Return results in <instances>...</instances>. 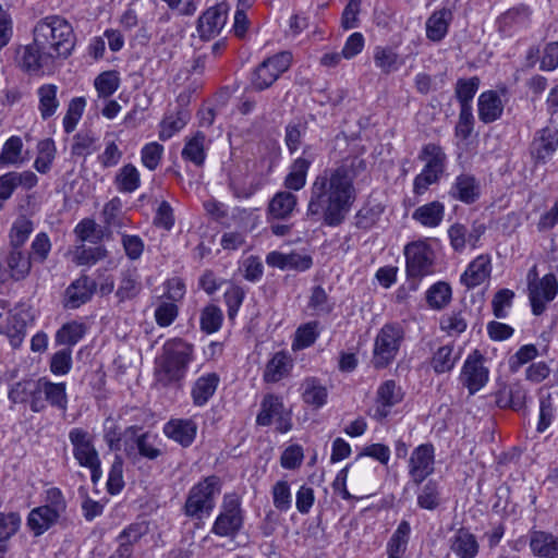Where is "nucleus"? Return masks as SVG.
Instances as JSON below:
<instances>
[{
  "instance_id": "nucleus-33",
  "label": "nucleus",
  "mask_w": 558,
  "mask_h": 558,
  "mask_svg": "<svg viewBox=\"0 0 558 558\" xmlns=\"http://www.w3.org/2000/svg\"><path fill=\"white\" fill-rule=\"evenodd\" d=\"M374 63L384 74H390L403 65L404 60L392 47L376 46L374 49Z\"/></svg>"
},
{
  "instance_id": "nucleus-3",
  "label": "nucleus",
  "mask_w": 558,
  "mask_h": 558,
  "mask_svg": "<svg viewBox=\"0 0 558 558\" xmlns=\"http://www.w3.org/2000/svg\"><path fill=\"white\" fill-rule=\"evenodd\" d=\"M193 345L182 339H172L162 347L156 359L155 376L162 386H169L184 378L192 361Z\"/></svg>"
},
{
  "instance_id": "nucleus-7",
  "label": "nucleus",
  "mask_w": 558,
  "mask_h": 558,
  "mask_svg": "<svg viewBox=\"0 0 558 558\" xmlns=\"http://www.w3.org/2000/svg\"><path fill=\"white\" fill-rule=\"evenodd\" d=\"M242 525L243 514L238 496L225 495L220 513L213 524L211 532L218 536L233 537L242 529Z\"/></svg>"
},
{
  "instance_id": "nucleus-49",
  "label": "nucleus",
  "mask_w": 558,
  "mask_h": 558,
  "mask_svg": "<svg viewBox=\"0 0 558 558\" xmlns=\"http://www.w3.org/2000/svg\"><path fill=\"white\" fill-rule=\"evenodd\" d=\"M98 137L90 131L74 135L71 153L73 156L85 157L97 150Z\"/></svg>"
},
{
  "instance_id": "nucleus-26",
  "label": "nucleus",
  "mask_w": 558,
  "mask_h": 558,
  "mask_svg": "<svg viewBox=\"0 0 558 558\" xmlns=\"http://www.w3.org/2000/svg\"><path fill=\"white\" fill-rule=\"evenodd\" d=\"M296 205L298 197L290 190L277 192L268 204V217L277 220L289 219Z\"/></svg>"
},
{
  "instance_id": "nucleus-64",
  "label": "nucleus",
  "mask_w": 558,
  "mask_h": 558,
  "mask_svg": "<svg viewBox=\"0 0 558 558\" xmlns=\"http://www.w3.org/2000/svg\"><path fill=\"white\" fill-rule=\"evenodd\" d=\"M21 527V517L17 512L0 511V538L9 541Z\"/></svg>"
},
{
  "instance_id": "nucleus-58",
  "label": "nucleus",
  "mask_w": 558,
  "mask_h": 558,
  "mask_svg": "<svg viewBox=\"0 0 558 558\" xmlns=\"http://www.w3.org/2000/svg\"><path fill=\"white\" fill-rule=\"evenodd\" d=\"M23 142L19 136H11L4 143L0 154V165H16L21 161Z\"/></svg>"
},
{
  "instance_id": "nucleus-56",
  "label": "nucleus",
  "mask_w": 558,
  "mask_h": 558,
  "mask_svg": "<svg viewBox=\"0 0 558 558\" xmlns=\"http://www.w3.org/2000/svg\"><path fill=\"white\" fill-rule=\"evenodd\" d=\"M33 229L34 226L29 219L24 216L19 217L14 221L10 232L12 247L21 248L33 232Z\"/></svg>"
},
{
  "instance_id": "nucleus-20",
  "label": "nucleus",
  "mask_w": 558,
  "mask_h": 558,
  "mask_svg": "<svg viewBox=\"0 0 558 558\" xmlns=\"http://www.w3.org/2000/svg\"><path fill=\"white\" fill-rule=\"evenodd\" d=\"M505 108V101L497 90L483 92L477 99L478 119L485 123H493L501 118Z\"/></svg>"
},
{
  "instance_id": "nucleus-63",
  "label": "nucleus",
  "mask_w": 558,
  "mask_h": 558,
  "mask_svg": "<svg viewBox=\"0 0 558 558\" xmlns=\"http://www.w3.org/2000/svg\"><path fill=\"white\" fill-rule=\"evenodd\" d=\"M107 256V251L102 246L77 247L74 253V262L77 265H94Z\"/></svg>"
},
{
  "instance_id": "nucleus-45",
  "label": "nucleus",
  "mask_w": 558,
  "mask_h": 558,
  "mask_svg": "<svg viewBox=\"0 0 558 558\" xmlns=\"http://www.w3.org/2000/svg\"><path fill=\"white\" fill-rule=\"evenodd\" d=\"M37 157L34 161V168L39 173H47L50 171L52 162L56 158V145L51 138H45L37 145Z\"/></svg>"
},
{
  "instance_id": "nucleus-1",
  "label": "nucleus",
  "mask_w": 558,
  "mask_h": 558,
  "mask_svg": "<svg viewBox=\"0 0 558 558\" xmlns=\"http://www.w3.org/2000/svg\"><path fill=\"white\" fill-rule=\"evenodd\" d=\"M365 163L359 158L327 168L315 177L306 208L308 217L322 218L329 227L341 225L356 198L354 180Z\"/></svg>"
},
{
  "instance_id": "nucleus-16",
  "label": "nucleus",
  "mask_w": 558,
  "mask_h": 558,
  "mask_svg": "<svg viewBox=\"0 0 558 558\" xmlns=\"http://www.w3.org/2000/svg\"><path fill=\"white\" fill-rule=\"evenodd\" d=\"M69 439L73 446V454L81 466H87L99 461V454L93 444L89 433L83 428H72Z\"/></svg>"
},
{
  "instance_id": "nucleus-52",
  "label": "nucleus",
  "mask_w": 558,
  "mask_h": 558,
  "mask_svg": "<svg viewBox=\"0 0 558 558\" xmlns=\"http://www.w3.org/2000/svg\"><path fill=\"white\" fill-rule=\"evenodd\" d=\"M451 288L447 282L439 281L433 284L426 294L427 303L435 310H441L451 300Z\"/></svg>"
},
{
  "instance_id": "nucleus-18",
  "label": "nucleus",
  "mask_w": 558,
  "mask_h": 558,
  "mask_svg": "<svg viewBox=\"0 0 558 558\" xmlns=\"http://www.w3.org/2000/svg\"><path fill=\"white\" fill-rule=\"evenodd\" d=\"M26 316L22 310L0 313V333L5 335L14 348L19 347L25 337Z\"/></svg>"
},
{
  "instance_id": "nucleus-19",
  "label": "nucleus",
  "mask_w": 558,
  "mask_h": 558,
  "mask_svg": "<svg viewBox=\"0 0 558 558\" xmlns=\"http://www.w3.org/2000/svg\"><path fill=\"white\" fill-rule=\"evenodd\" d=\"M227 22V11L222 5L211 7L206 10L197 22V32L203 39L217 36Z\"/></svg>"
},
{
  "instance_id": "nucleus-22",
  "label": "nucleus",
  "mask_w": 558,
  "mask_h": 558,
  "mask_svg": "<svg viewBox=\"0 0 558 558\" xmlns=\"http://www.w3.org/2000/svg\"><path fill=\"white\" fill-rule=\"evenodd\" d=\"M54 60L50 52L38 47L34 39L32 45L23 47L20 52V63L23 69L29 72L50 68Z\"/></svg>"
},
{
  "instance_id": "nucleus-8",
  "label": "nucleus",
  "mask_w": 558,
  "mask_h": 558,
  "mask_svg": "<svg viewBox=\"0 0 558 558\" xmlns=\"http://www.w3.org/2000/svg\"><path fill=\"white\" fill-rule=\"evenodd\" d=\"M404 256L410 278L421 279L433 272L435 253L426 241L409 243L404 247Z\"/></svg>"
},
{
  "instance_id": "nucleus-28",
  "label": "nucleus",
  "mask_w": 558,
  "mask_h": 558,
  "mask_svg": "<svg viewBox=\"0 0 558 558\" xmlns=\"http://www.w3.org/2000/svg\"><path fill=\"white\" fill-rule=\"evenodd\" d=\"M452 12L448 8L435 11L426 21V37L435 43L442 40L452 21Z\"/></svg>"
},
{
  "instance_id": "nucleus-62",
  "label": "nucleus",
  "mask_w": 558,
  "mask_h": 558,
  "mask_svg": "<svg viewBox=\"0 0 558 558\" xmlns=\"http://www.w3.org/2000/svg\"><path fill=\"white\" fill-rule=\"evenodd\" d=\"M474 123L472 108H460L458 122L454 126V135L462 141L468 140L474 130Z\"/></svg>"
},
{
  "instance_id": "nucleus-5",
  "label": "nucleus",
  "mask_w": 558,
  "mask_h": 558,
  "mask_svg": "<svg viewBox=\"0 0 558 558\" xmlns=\"http://www.w3.org/2000/svg\"><path fill=\"white\" fill-rule=\"evenodd\" d=\"M404 338L399 324H385L378 331L373 350L372 363L376 368L388 366L397 356Z\"/></svg>"
},
{
  "instance_id": "nucleus-51",
  "label": "nucleus",
  "mask_w": 558,
  "mask_h": 558,
  "mask_svg": "<svg viewBox=\"0 0 558 558\" xmlns=\"http://www.w3.org/2000/svg\"><path fill=\"white\" fill-rule=\"evenodd\" d=\"M274 507L280 512H288L292 506L290 484L284 481L276 482L271 487Z\"/></svg>"
},
{
  "instance_id": "nucleus-30",
  "label": "nucleus",
  "mask_w": 558,
  "mask_h": 558,
  "mask_svg": "<svg viewBox=\"0 0 558 558\" xmlns=\"http://www.w3.org/2000/svg\"><path fill=\"white\" fill-rule=\"evenodd\" d=\"M445 217V206L438 201H433L425 205L417 207L413 214L412 219L420 225L427 228L438 227Z\"/></svg>"
},
{
  "instance_id": "nucleus-25",
  "label": "nucleus",
  "mask_w": 558,
  "mask_h": 558,
  "mask_svg": "<svg viewBox=\"0 0 558 558\" xmlns=\"http://www.w3.org/2000/svg\"><path fill=\"white\" fill-rule=\"evenodd\" d=\"M492 265L487 255H480L472 260L464 272L461 275L460 281L468 289H473L482 284L490 276Z\"/></svg>"
},
{
  "instance_id": "nucleus-61",
  "label": "nucleus",
  "mask_w": 558,
  "mask_h": 558,
  "mask_svg": "<svg viewBox=\"0 0 558 558\" xmlns=\"http://www.w3.org/2000/svg\"><path fill=\"white\" fill-rule=\"evenodd\" d=\"M308 307L314 311L316 315H326L332 311L333 303L330 302L324 288L316 286L312 289Z\"/></svg>"
},
{
  "instance_id": "nucleus-11",
  "label": "nucleus",
  "mask_w": 558,
  "mask_h": 558,
  "mask_svg": "<svg viewBox=\"0 0 558 558\" xmlns=\"http://www.w3.org/2000/svg\"><path fill=\"white\" fill-rule=\"evenodd\" d=\"M435 449L432 444L416 447L409 459V476L415 485H420L434 472Z\"/></svg>"
},
{
  "instance_id": "nucleus-23",
  "label": "nucleus",
  "mask_w": 558,
  "mask_h": 558,
  "mask_svg": "<svg viewBox=\"0 0 558 558\" xmlns=\"http://www.w3.org/2000/svg\"><path fill=\"white\" fill-rule=\"evenodd\" d=\"M96 289V283L87 276H81L73 281L65 291V306L77 308L88 302Z\"/></svg>"
},
{
  "instance_id": "nucleus-32",
  "label": "nucleus",
  "mask_w": 558,
  "mask_h": 558,
  "mask_svg": "<svg viewBox=\"0 0 558 558\" xmlns=\"http://www.w3.org/2000/svg\"><path fill=\"white\" fill-rule=\"evenodd\" d=\"M452 553L459 558H474L478 553L475 536L465 529H460L451 538Z\"/></svg>"
},
{
  "instance_id": "nucleus-4",
  "label": "nucleus",
  "mask_w": 558,
  "mask_h": 558,
  "mask_svg": "<svg viewBox=\"0 0 558 558\" xmlns=\"http://www.w3.org/2000/svg\"><path fill=\"white\" fill-rule=\"evenodd\" d=\"M221 493V481L216 475L204 477L194 484L186 496L183 512L191 519L201 520L210 514L216 505V498Z\"/></svg>"
},
{
  "instance_id": "nucleus-41",
  "label": "nucleus",
  "mask_w": 558,
  "mask_h": 558,
  "mask_svg": "<svg viewBox=\"0 0 558 558\" xmlns=\"http://www.w3.org/2000/svg\"><path fill=\"white\" fill-rule=\"evenodd\" d=\"M9 278L19 281L26 278L32 268L31 257L26 256L21 248L12 247L8 258Z\"/></svg>"
},
{
  "instance_id": "nucleus-29",
  "label": "nucleus",
  "mask_w": 558,
  "mask_h": 558,
  "mask_svg": "<svg viewBox=\"0 0 558 558\" xmlns=\"http://www.w3.org/2000/svg\"><path fill=\"white\" fill-rule=\"evenodd\" d=\"M530 548L537 557L558 558V537L543 531H534L530 536Z\"/></svg>"
},
{
  "instance_id": "nucleus-60",
  "label": "nucleus",
  "mask_w": 558,
  "mask_h": 558,
  "mask_svg": "<svg viewBox=\"0 0 558 558\" xmlns=\"http://www.w3.org/2000/svg\"><path fill=\"white\" fill-rule=\"evenodd\" d=\"M163 155V146L157 142H150L141 150V161L145 168L154 171L160 165Z\"/></svg>"
},
{
  "instance_id": "nucleus-35",
  "label": "nucleus",
  "mask_w": 558,
  "mask_h": 558,
  "mask_svg": "<svg viewBox=\"0 0 558 558\" xmlns=\"http://www.w3.org/2000/svg\"><path fill=\"white\" fill-rule=\"evenodd\" d=\"M420 159L425 161L423 169L435 172L439 175H442L445 172L447 156L439 145H425L421 150Z\"/></svg>"
},
{
  "instance_id": "nucleus-2",
  "label": "nucleus",
  "mask_w": 558,
  "mask_h": 558,
  "mask_svg": "<svg viewBox=\"0 0 558 558\" xmlns=\"http://www.w3.org/2000/svg\"><path fill=\"white\" fill-rule=\"evenodd\" d=\"M33 35L36 45L50 52L54 59H66L76 44L72 24L58 14L40 19L34 26Z\"/></svg>"
},
{
  "instance_id": "nucleus-27",
  "label": "nucleus",
  "mask_w": 558,
  "mask_h": 558,
  "mask_svg": "<svg viewBox=\"0 0 558 558\" xmlns=\"http://www.w3.org/2000/svg\"><path fill=\"white\" fill-rule=\"evenodd\" d=\"M220 378L216 373H208L198 377L191 389L193 404L204 407L215 395Z\"/></svg>"
},
{
  "instance_id": "nucleus-9",
  "label": "nucleus",
  "mask_w": 558,
  "mask_h": 558,
  "mask_svg": "<svg viewBox=\"0 0 558 558\" xmlns=\"http://www.w3.org/2000/svg\"><path fill=\"white\" fill-rule=\"evenodd\" d=\"M272 423H276L277 430L280 433H288L292 428L291 412L286 409L282 399L268 393L262 400L256 424L269 426Z\"/></svg>"
},
{
  "instance_id": "nucleus-39",
  "label": "nucleus",
  "mask_w": 558,
  "mask_h": 558,
  "mask_svg": "<svg viewBox=\"0 0 558 558\" xmlns=\"http://www.w3.org/2000/svg\"><path fill=\"white\" fill-rule=\"evenodd\" d=\"M142 289L136 268L122 271L116 295L120 302L135 298Z\"/></svg>"
},
{
  "instance_id": "nucleus-34",
  "label": "nucleus",
  "mask_w": 558,
  "mask_h": 558,
  "mask_svg": "<svg viewBox=\"0 0 558 558\" xmlns=\"http://www.w3.org/2000/svg\"><path fill=\"white\" fill-rule=\"evenodd\" d=\"M41 395L44 397V410L47 403L59 410L65 411L68 405V397L64 383H51L46 378H41Z\"/></svg>"
},
{
  "instance_id": "nucleus-37",
  "label": "nucleus",
  "mask_w": 558,
  "mask_h": 558,
  "mask_svg": "<svg viewBox=\"0 0 558 558\" xmlns=\"http://www.w3.org/2000/svg\"><path fill=\"white\" fill-rule=\"evenodd\" d=\"M459 357L460 353L454 351V347L446 344L434 352L430 359V366L436 374H444L454 367Z\"/></svg>"
},
{
  "instance_id": "nucleus-40",
  "label": "nucleus",
  "mask_w": 558,
  "mask_h": 558,
  "mask_svg": "<svg viewBox=\"0 0 558 558\" xmlns=\"http://www.w3.org/2000/svg\"><path fill=\"white\" fill-rule=\"evenodd\" d=\"M114 184L121 193H133L141 185V174L132 163H126L119 169L114 177Z\"/></svg>"
},
{
  "instance_id": "nucleus-55",
  "label": "nucleus",
  "mask_w": 558,
  "mask_h": 558,
  "mask_svg": "<svg viewBox=\"0 0 558 558\" xmlns=\"http://www.w3.org/2000/svg\"><path fill=\"white\" fill-rule=\"evenodd\" d=\"M440 504V492L438 484L428 481L417 494V505L426 510H434Z\"/></svg>"
},
{
  "instance_id": "nucleus-50",
  "label": "nucleus",
  "mask_w": 558,
  "mask_h": 558,
  "mask_svg": "<svg viewBox=\"0 0 558 558\" xmlns=\"http://www.w3.org/2000/svg\"><path fill=\"white\" fill-rule=\"evenodd\" d=\"M85 326L77 322L64 324L56 333V342L72 347L85 335Z\"/></svg>"
},
{
  "instance_id": "nucleus-14",
  "label": "nucleus",
  "mask_w": 558,
  "mask_h": 558,
  "mask_svg": "<svg viewBox=\"0 0 558 558\" xmlns=\"http://www.w3.org/2000/svg\"><path fill=\"white\" fill-rule=\"evenodd\" d=\"M460 380L471 395L477 392L488 380V369L483 364V356L478 351L470 354L462 367Z\"/></svg>"
},
{
  "instance_id": "nucleus-44",
  "label": "nucleus",
  "mask_w": 558,
  "mask_h": 558,
  "mask_svg": "<svg viewBox=\"0 0 558 558\" xmlns=\"http://www.w3.org/2000/svg\"><path fill=\"white\" fill-rule=\"evenodd\" d=\"M289 356L284 352H277L267 363L264 372L266 383H277L288 374Z\"/></svg>"
},
{
  "instance_id": "nucleus-12",
  "label": "nucleus",
  "mask_w": 558,
  "mask_h": 558,
  "mask_svg": "<svg viewBox=\"0 0 558 558\" xmlns=\"http://www.w3.org/2000/svg\"><path fill=\"white\" fill-rule=\"evenodd\" d=\"M529 299L532 313L536 316L543 314L546 306L558 293V280L554 274H547L538 282L529 284Z\"/></svg>"
},
{
  "instance_id": "nucleus-10",
  "label": "nucleus",
  "mask_w": 558,
  "mask_h": 558,
  "mask_svg": "<svg viewBox=\"0 0 558 558\" xmlns=\"http://www.w3.org/2000/svg\"><path fill=\"white\" fill-rule=\"evenodd\" d=\"M558 149V128L546 125L534 133L530 154L536 165L548 162Z\"/></svg>"
},
{
  "instance_id": "nucleus-53",
  "label": "nucleus",
  "mask_w": 558,
  "mask_h": 558,
  "mask_svg": "<svg viewBox=\"0 0 558 558\" xmlns=\"http://www.w3.org/2000/svg\"><path fill=\"white\" fill-rule=\"evenodd\" d=\"M97 94L101 98H108L113 95L120 86V77L116 71H106L100 73L94 82Z\"/></svg>"
},
{
  "instance_id": "nucleus-38",
  "label": "nucleus",
  "mask_w": 558,
  "mask_h": 558,
  "mask_svg": "<svg viewBox=\"0 0 558 558\" xmlns=\"http://www.w3.org/2000/svg\"><path fill=\"white\" fill-rule=\"evenodd\" d=\"M411 533L410 523L401 521L387 544L388 558H401L407 550Z\"/></svg>"
},
{
  "instance_id": "nucleus-46",
  "label": "nucleus",
  "mask_w": 558,
  "mask_h": 558,
  "mask_svg": "<svg viewBox=\"0 0 558 558\" xmlns=\"http://www.w3.org/2000/svg\"><path fill=\"white\" fill-rule=\"evenodd\" d=\"M480 78L473 76L470 78H459L456 83V97L460 108H472V100L480 87Z\"/></svg>"
},
{
  "instance_id": "nucleus-54",
  "label": "nucleus",
  "mask_w": 558,
  "mask_h": 558,
  "mask_svg": "<svg viewBox=\"0 0 558 558\" xmlns=\"http://www.w3.org/2000/svg\"><path fill=\"white\" fill-rule=\"evenodd\" d=\"M85 106L86 100L84 97H75L69 102L66 113L63 118V129L65 133L70 134L75 130L83 116Z\"/></svg>"
},
{
  "instance_id": "nucleus-21",
  "label": "nucleus",
  "mask_w": 558,
  "mask_h": 558,
  "mask_svg": "<svg viewBox=\"0 0 558 558\" xmlns=\"http://www.w3.org/2000/svg\"><path fill=\"white\" fill-rule=\"evenodd\" d=\"M449 195L464 204H473L481 195L480 182L472 174L461 173L454 179Z\"/></svg>"
},
{
  "instance_id": "nucleus-15",
  "label": "nucleus",
  "mask_w": 558,
  "mask_h": 558,
  "mask_svg": "<svg viewBox=\"0 0 558 558\" xmlns=\"http://www.w3.org/2000/svg\"><path fill=\"white\" fill-rule=\"evenodd\" d=\"M316 153L310 145L305 146L302 156L296 158L289 167L283 185L290 191H300L306 184L307 172L315 161Z\"/></svg>"
},
{
  "instance_id": "nucleus-17",
  "label": "nucleus",
  "mask_w": 558,
  "mask_h": 558,
  "mask_svg": "<svg viewBox=\"0 0 558 558\" xmlns=\"http://www.w3.org/2000/svg\"><path fill=\"white\" fill-rule=\"evenodd\" d=\"M402 399V389L395 380L384 381L377 389L374 417L377 420L387 417L391 408L401 402Z\"/></svg>"
},
{
  "instance_id": "nucleus-36",
  "label": "nucleus",
  "mask_w": 558,
  "mask_h": 558,
  "mask_svg": "<svg viewBox=\"0 0 558 558\" xmlns=\"http://www.w3.org/2000/svg\"><path fill=\"white\" fill-rule=\"evenodd\" d=\"M302 398L306 404L322 408L327 402L328 392L324 385L315 377L304 379L302 384Z\"/></svg>"
},
{
  "instance_id": "nucleus-59",
  "label": "nucleus",
  "mask_w": 558,
  "mask_h": 558,
  "mask_svg": "<svg viewBox=\"0 0 558 558\" xmlns=\"http://www.w3.org/2000/svg\"><path fill=\"white\" fill-rule=\"evenodd\" d=\"M318 323L310 322L296 329L293 349H304L312 345L318 337Z\"/></svg>"
},
{
  "instance_id": "nucleus-57",
  "label": "nucleus",
  "mask_w": 558,
  "mask_h": 558,
  "mask_svg": "<svg viewBox=\"0 0 558 558\" xmlns=\"http://www.w3.org/2000/svg\"><path fill=\"white\" fill-rule=\"evenodd\" d=\"M466 326L465 312L462 311L448 313L440 320L441 330L446 331L449 336L462 333Z\"/></svg>"
},
{
  "instance_id": "nucleus-48",
  "label": "nucleus",
  "mask_w": 558,
  "mask_h": 558,
  "mask_svg": "<svg viewBox=\"0 0 558 558\" xmlns=\"http://www.w3.org/2000/svg\"><path fill=\"white\" fill-rule=\"evenodd\" d=\"M223 322V314L219 306L209 304L201 311L199 324L201 330L205 333L218 331Z\"/></svg>"
},
{
  "instance_id": "nucleus-6",
  "label": "nucleus",
  "mask_w": 558,
  "mask_h": 558,
  "mask_svg": "<svg viewBox=\"0 0 558 558\" xmlns=\"http://www.w3.org/2000/svg\"><path fill=\"white\" fill-rule=\"evenodd\" d=\"M291 62L292 54L289 51H281L265 59L252 74L253 88L258 92L269 88L290 68Z\"/></svg>"
},
{
  "instance_id": "nucleus-13",
  "label": "nucleus",
  "mask_w": 558,
  "mask_h": 558,
  "mask_svg": "<svg viewBox=\"0 0 558 558\" xmlns=\"http://www.w3.org/2000/svg\"><path fill=\"white\" fill-rule=\"evenodd\" d=\"M41 387V378L15 383L9 391V399L13 403H28L33 412H41L44 410Z\"/></svg>"
},
{
  "instance_id": "nucleus-43",
  "label": "nucleus",
  "mask_w": 558,
  "mask_h": 558,
  "mask_svg": "<svg viewBox=\"0 0 558 558\" xmlns=\"http://www.w3.org/2000/svg\"><path fill=\"white\" fill-rule=\"evenodd\" d=\"M190 120V113L186 110H179L175 113L168 114L160 123L159 138L167 141L177 132L181 131Z\"/></svg>"
},
{
  "instance_id": "nucleus-24",
  "label": "nucleus",
  "mask_w": 558,
  "mask_h": 558,
  "mask_svg": "<svg viewBox=\"0 0 558 558\" xmlns=\"http://www.w3.org/2000/svg\"><path fill=\"white\" fill-rule=\"evenodd\" d=\"M163 433L183 447H189L196 437L197 424L191 418L170 420L166 423Z\"/></svg>"
},
{
  "instance_id": "nucleus-42",
  "label": "nucleus",
  "mask_w": 558,
  "mask_h": 558,
  "mask_svg": "<svg viewBox=\"0 0 558 558\" xmlns=\"http://www.w3.org/2000/svg\"><path fill=\"white\" fill-rule=\"evenodd\" d=\"M57 92L58 86L53 84H45L40 86L37 90V95L39 98L38 110L44 120H47L50 117H52L59 107Z\"/></svg>"
},
{
  "instance_id": "nucleus-47",
  "label": "nucleus",
  "mask_w": 558,
  "mask_h": 558,
  "mask_svg": "<svg viewBox=\"0 0 558 558\" xmlns=\"http://www.w3.org/2000/svg\"><path fill=\"white\" fill-rule=\"evenodd\" d=\"M205 140V134L197 132L185 143V146L182 150V157L196 166H202L206 157L204 146Z\"/></svg>"
},
{
  "instance_id": "nucleus-31",
  "label": "nucleus",
  "mask_w": 558,
  "mask_h": 558,
  "mask_svg": "<svg viewBox=\"0 0 558 558\" xmlns=\"http://www.w3.org/2000/svg\"><path fill=\"white\" fill-rule=\"evenodd\" d=\"M60 517L43 506L31 510L27 517V526L35 536H39L48 531L59 521Z\"/></svg>"
}]
</instances>
